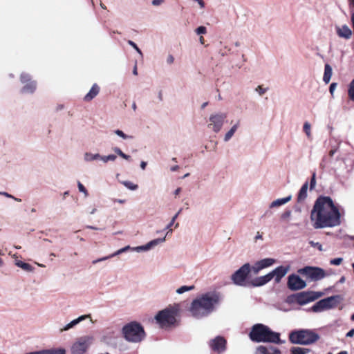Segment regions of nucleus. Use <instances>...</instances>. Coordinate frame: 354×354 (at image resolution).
<instances>
[{"instance_id": "f257e3e1", "label": "nucleus", "mask_w": 354, "mask_h": 354, "mask_svg": "<svg viewBox=\"0 0 354 354\" xmlns=\"http://www.w3.org/2000/svg\"><path fill=\"white\" fill-rule=\"evenodd\" d=\"M310 221L315 229L337 227L341 224V212L330 197L320 196L311 210Z\"/></svg>"}, {"instance_id": "f03ea898", "label": "nucleus", "mask_w": 354, "mask_h": 354, "mask_svg": "<svg viewBox=\"0 0 354 354\" xmlns=\"http://www.w3.org/2000/svg\"><path fill=\"white\" fill-rule=\"evenodd\" d=\"M223 301V296L217 291H209L201 294L191 303L189 312L196 318L207 317L216 311Z\"/></svg>"}, {"instance_id": "7ed1b4c3", "label": "nucleus", "mask_w": 354, "mask_h": 354, "mask_svg": "<svg viewBox=\"0 0 354 354\" xmlns=\"http://www.w3.org/2000/svg\"><path fill=\"white\" fill-rule=\"evenodd\" d=\"M250 337L252 341L257 342H280L279 333L272 331L268 327L261 324H256L252 327Z\"/></svg>"}, {"instance_id": "20e7f679", "label": "nucleus", "mask_w": 354, "mask_h": 354, "mask_svg": "<svg viewBox=\"0 0 354 354\" xmlns=\"http://www.w3.org/2000/svg\"><path fill=\"white\" fill-rule=\"evenodd\" d=\"M318 333L310 329H301L292 331L289 335L290 341L296 344L310 345L319 339Z\"/></svg>"}, {"instance_id": "39448f33", "label": "nucleus", "mask_w": 354, "mask_h": 354, "mask_svg": "<svg viewBox=\"0 0 354 354\" xmlns=\"http://www.w3.org/2000/svg\"><path fill=\"white\" fill-rule=\"evenodd\" d=\"M122 331L124 339L129 342L138 343L145 337L143 327L136 322L127 324L123 326Z\"/></svg>"}, {"instance_id": "423d86ee", "label": "nucleus", "mask_w": 354, "mask_h": 354, "mask_svg": "<svg viewBox=\"0 0 354 354\" xmlns=\"http://www.w3.org/2000/svg\"><path fill=\"white\" fill-rule=\"evenodd\" d=\"M177 312V308L170 306L159 311L155 319L160 327L168 328L175 324Z\"/></svg>"}, {"instance_id": "0eeeda50", "label": "nucleus", "mask_w": 354, "mask_h": 354, "mask_svg": "<svg viewBox=\"0 0 354 354\" xmlns=\"http://www.w3.org/2000/svg\"><path fill=\"white\" fill-rule=\"evenodd\" d=\"M165 241V237L163 238H158L156 239H153L149 241L145 245L136 246V247H131L130 245H127L124 248H122L115 252L114 253L110 254V257H113L118 256L123 252H127L129 250L136 252H148L153 248H155L159 244H161Z\"/></svg>"}, {"instance_id": "6e6552de", "label": "nucleus", "mask_w": 354, "mask_h": 354, "mask_svg": "<svg viewBox=\"0 0 354 354\" xmlns=\"http://www.w3.org/2000/svg\"><path fill=\"white\" fill-rule=\"evenodd\" d=\"M227 118V113L214 112L210 114L207 120V127L214 133H218L223 128Z\"/></svg>"}, {"instance_id": "1a4fd4ad", "label": "nucleus", "mask_w": 354, "mask_h": 354, "mask_svg": "<svg viewBox=\"0 0 354 354\" xmlns=\"http://www.w3.org/2000/svg\"><path fill=\"white\" fill-rule=\"evenodd\" d=\"M93 338L91 336H84L78 339L71 346L73 354H83L92 344Z\"/></svg>"}, {"instance_id": "9d476101", "label": "nucleus", "mask_w": 354, "mask_h": 354, "mask_svg": "<svg viewBox=\"0 0 354 354\" xmlns=\"http://www.w3.org/2000/svg\"><path fill=\"white\" fill-rule=\"evenodd\" d=\"M251 270L249 263H245L238 270H236L232 276V280L234 284L245 286V279Z\"/></svg>"}, {"instance_id": "9b49d317", "label": "nucleus", "mask_w": 354, "mask_h": 354, "mask_svg": "<svg viewBox=\"0 0 354 354\" xmlns=\"http://www.w3.org/2000/svg\"><path fill=\"white\" fill-rule=\"evenodd\" d=\"M299 272L306 275L308 278L313 281H317L323 279L325 277L324 270L319 268L306 267L300 269Z\"/></svg>"}, {"instance_id": "f8f14e48", "label": "nucleus", "mask_w": 354, "mask_h": 354, "mask_svg": "<svg viewBox=\"0 0 354 354\" xmlns=\"http://www.w3.org/2000/svg\"><path fill=\"white\" fill-rule=\"evenodd\" d=\"M20 80L21 84H24L21 91L24 93H32L36 88L37 84L35 81L32 80L29 74L23 73L21 74Z\"/></svg>"}, {"instance_id": "ddd939ff", "label": "nucleus", "mask_w": 354, "mask_h": 354, "mask_svg": "<svg viewBox=\"0 0 354 354\" xmlns=\"http://www.w3.org/2000/svg\"><path fill=\"white\" fill-rule=\"evenodd\" d=\"M336 301L334 297H330L323 299L317 302L313 307V312H322L323 310L332 308L335 306Z\"/></svg>"}, {"instance_id": "4468645a", "label": "nucleus", "mask_w": 354, "mask_h": 354, "mask_svg": "<svg viewBox=\"0 0 354 354\" xmlns=\"http://www.w3.org/2000/svg\"><path fill=\"white\" fill-rule=\"evenodd\" d=\"M288 286L292 290H298L304 288L306 283L298 275L291 274L288 277Z\"/></svg>"}, {"instance_id": "2eb2a0df", "label": "nucleus", "mask_w": 354, "mask_h": 354, "mask_svg": "<svg viewBox=\"0 0 354 354\" xmlns=\"http://www.w3.org/2000/svg\"><path fill=\"white\" fill-rule=\"evenodd\" d=\"M275 263V259L272 258H266L257 261L254 265L251 268V270L257 274L259 272L266 268L272 266Z\"/></svg>"}, {"instance_id": "dca6fc26", "label": "nucleus", "mask_w": 354, "mask_h": 354, "mask_svg": "<svg viewBox=\"0 0 354 354\" xmlns=\"http://www.w3.org/2000/svg\"><path fill=\"white\" fill-rule=\"evenodd\" d=\"M86 319H90V321L92 323L93 322L92 319H91V315L90 314L81 315V316L78 317L77 318L72 320L71 322H70L67 324L64 325L62 328H61L59 329V331L61 333H62L64 331L69 330L70 329L73 328L75 326H76L81 322H82V321H84V320H85Z\"/></svg>"}, {"instance_id": "f3484780", "label": "nucleus", "mask_w": 354, "mask_h": 354, "mask_svg": "<svg viewBox=\"0 0 354 354\" xmlns=\"http://www.w3.org/2000/svg\"><path fill=\"white\" fill-rule=\"evenodd\" d=\"M290 270V266H279L271 272L272 279H274L276 283L280 282L281 279L286 276Z\"/></svg>"}, {"instance_id": "a211bd4d", "label": "nucleus", "mask_w": 354, "mask_h": 354, "mask_svg": "<svg viewBox=\"0 0 354 354\" xmlns=\"http://www.w3.org/2000/svg\"><path fill=\"white\" fill-rule=\"evenodd\" d=\"M225 344L226 342L223 337H217L212 340L210 346L213 351L221 353L225 350Z\"/></svg>"}, {"instance_id": "6ab92c4d", "label": "nucleus", "mask_w": 354, "mask_h": 354, "mask_svg": "<svg viewBox=\"0 0 354 354\" xmlns=\"http://www.w3.org/2000/svg\"><path fill=\"white\" fill-rule=\"evenodd\" d=\"M232 127L230 129L225 133L223 140L227 142L230 141L232 138L234 136L235 133L238 131L241 126V120H237L236 121H231Z\"/></svg>"}, {"instance_id": "aec40b11", "label": "nucleus", "mask_w": 354, "mask_h": 354, "mask_svg": "<svg viewBox=\"0 0 354 354\" xmlns=\"http://www.w3.org/2000/svg\"><path fill=\"white\" fill-rule=\"evenodd\" d=\"M337 34L339 37L349 39L352 35V30L346 25L336 28Z\"/></svg>"}, {"instance_id": "412c9836", "label": "nucleus", "mask_w": 354, "mask_h": 354, "mask_svg": "<svg viewBox=\"0 0 354 354\" xmlns=\"http://www.w3.org/2000/svg\"><path fill=\"white\" fill-rule=\"evenodd\" d=\"M256 354H281V352L273 346H260L257 348Z\"/></svg>"}, {"instance_id": "4be33fe9", "label": "nucleus", "mask_w": 354, "mask_h": 354, "mask_svg": "<svg viewBox=\"0 0 354 354\" xmlns=\"http://www.w3.org/2000/svg\"><path fill=\"white\" fill-rule=\"evenodd\" d=\"M292 198V196L290 195L285 198H278L277 200L273 201L270 204V208H275L280 206H282L289 202Z\"/></svg>"}, {"instance_id": "5701e85b", "label": "nucleus", "mask_w": 354, "mask_h": 354, "mask_svg": "<svg viewBox=\"0 0 354 354\" xmlns=\"http://www.w3.org/2000/svg\"><path fill=\"white\" fill-rule=\"evenodd\" d=\"M100 157L99 153H92L91 151H86L84 153L83 159L86 162H91L95 160H98Z\"/></svg>"}, {"instance_id": "b1692460", "label": "nucleus", "mask_w": 354, "mask_h": 354, "mask_svg": "<svg viewBox=\"0 0 354 354\" xmlns=\"http://www.w3.org/2000/svg\"><path fill=\"white\" fill-rule=\"evenodd\" d=\"M332 75H333L332 67L328 64H325L323 81L326 84H328L331 79Z\"/></svg>"}, {"instance_id": "393cba45", "label": "nucleus", "mask_w": 354, "mask_h": 354, "mask_svg": "<svg viewBox=\"0 0 354 354\" xmlns=\"http://www.w3.org/2000/svg\"><path fill=\"white\" fill-rule=\"evenodd\" d=\"M100 88L97 85L94 84L89 92L85 95L84 100L86 101H91L93 100L99 93Z\"/></svg>"}, {"instance_id": "a878e982", "label": "nucleus", "mask_w": 354, "mask_h": 354, "mask_svg": "<svg viewBox=\"0 0 354 354\" xmlns=\"http://www.w3.org/2000/svg\"><path fill=\"white\" fill-rule=\"evenodd\" d=\"M308 187V182H306L302 185L301 188L300 189V190L299 192L298 196H297V200L299 202L303 201L307 197Z\"/></svg>"}, {"instance_id": "bb28decb", "label": "nucleus", "mask_w": 354, "mask_h": 354, "mask_svg": "<svg viewBox=\"0 0 354 354\" xmlns=\"http://www.w3.org/2000/svg\"><path fill=\"white\" fill-rule=\"evenodd\" d=\"M113 133L118 136L119 138H122L124 140H132L134 139V136L132 135H129L125 133L123 131L120 129H115L113 131Z\"/></svg>"}, {"instance_id": "cd10ccee", "label": "nucleus", "mask_w": 354, "mask_h": 354, "mask_svg": "<svg viewBox=\"0 0 354 354\" xmlns=\"http://www.w3.org/2000/svg\"><path fill=\"white\" fill-rule=\"evenodd\" d=\"M15 265L26 272H31L34 270L33 267L30 264L23 262L20 260H17L15 261Z\"/></svg>"}, {"instance_id": "c85d7f7f", "label": "nucleus", "mask_w": 354, "mask_h": 354, "mask_svg": "<svg viewBox=\"0 0 354 354\" xmlns=\"http://www.w3.org/2000/svg\"><path fill=\"white\" fill-rule=\"evenodd\" d=\"M303 131L305 133L307 139L311 140L313 138V134L311 130V124L309 122L306 121L304 123Z\"/></svg>"}, {"instance_id": "c756f323", "label": "nucleus", "mask_w": 354, "mask_h": 354, "mask_svg": "<svg viewBox=\"0 0 354 354\" xmlns=\"http://www.w3.org/2000/svg\"><path fill=\"white\" fill-rule=\"evenodd\" d=\"M121 184H122L127 189L131 191H136L138 188V185L135 184L134 183L129 180H122L120 181Z\"/></svg>"}, {"instance_id": "7c9ffc66", "label": "nucleus", "mask_w": 354, "mask_h": 354, "mask_svg": "<svg viewBox=\"0 0 354 354\" xmlns=\"http://www.w3.org/2000/svg\"><path fill=\"white\" fill-rule=\"evenodd\" d=\"M181 212V209H180L171 219V221L169 222V223L166 226V230H168V232H167L166 235L169 234V233H171L172 232V229L171 228L173 225L175 223V221L176 220V218H178V215L180 214Z\"/></svg>"}, {"instance_id": "2f4dec72", "label": "nucleus", "mask_w": 354, "mask_h": 354, "mask_svg": "<svg viewBox=\"0 0 354 354\" xmlns=\"http://www.w3.org/2000/svg\"><path fill=\"white\" fill-rule=\"evenodd\" d=\"M310 352V349L301 348V347H293L291 348L292 354H307Z\"/></svg>"}, {"instance_id": "473e14b6", "label": "nucleus", "mask_w": 354, "mask_h": 354, "mask_svg": "<svg viewBox=\"0 0 354 354\" xmlns=\"http://www.w3.org/2000/svg\"><path fill=\"white\" fill-rule=\"evenodd\" d=\"M113 151L122 158L126 160H130L131 156L124 153L119 147H114Z\"/></svg>"}, {"instance_id": "72a5a7b5", "label": "nucleus", "mask_w": 354, "mask_h": 354, "mask_svg": "<svg viewBox=\"0 0 354 354\" xmlns=\"http://www.w3.org/2000/svg\"><path fill=\"white\" fill-rule=\"evenodd\" d=\"M194 288V286H183L176 290L177 294H183L185 292L192 290Z\"/></svg>"}, {"instance_id": "f704fd0d", "label": "nucleus", "mask_w": 354, "mask_h": 354, "mask_svg": "<svg viewBox=\"0 0 354 354\" xmlns=\"http://www.w3.org/2000/svg\"><path fill=\"white\" fill-rule=\"evenodd\" d=\"M348 95L351 100L354 102V79L349 84Z\"/></svg>"}, {"instance_id": "c9c22d12", "label": "nucleus", "mask_w": 354, "mask_h": 354, "mask_svg": "<svg viewBox=\"0 0 354 354\" xmlns=\"http://www.w3.org/2000/svg\"><path fill=\"white\" fill-rule=\"evenodd\" d=\"M253 286H261L265 285L262 276L255 278L252 281Z\"/></svg>"}, {"instance_id": "e433bc0d", "label": "nucleus", "mask_w": 354, "mask_h": 354, "mask_svg": "<svg viewBox=\"0 0 354 354\" xmlns=\"http://www.w3.org/2000/svg\"><path fill=\"white\" fill-rule=\"evenodd\" d=\"M77 187H78L79 192L82 193L85 197H87L88 196L87 189L85 188V187L83 185V184L80 181L77 182Z\"/></svg>"}, {"instance_id": "4c0bfd02", "label": "nucleus", "mask_w": 354, "mask_h": 354, "mask_svg": "<svg viewBox=\"0 0 354 354\" xmlns=\"http://www.w3.org/2000/svg\"><path fill=\"white\" fill-rule=\"evenodd\" d=\"M291 214L292 212L290 210H286L281 215V219L284 221H288Z\"/></svg>"}, {"instance_id": "58836bf2", "label": "nucleus", "mask_w": 354, "mask_h": 354, "mask_svg": "<svg viewBox=\"0 0 354 354\" xmlns=\"http://www.w3.org/2000/svg\"><path fill=\"white\" fill-rule=\"evenodd\" d=\"M268 91V88H264L262 86H258L256 88H255V91L260 95V96H262L263 95Z\"/></svg>"}, {"instance_id": "ea45409f", "label": "nucleus", "mask_w": 354, "mask_h": 354, "mask_svg": "<svg viewBox=\"0 0 354 354\" xmlns=\"http://www.w3.org/2000/svg\"><path fill=\"white\" fill-rule=\"evenodd\" d=\"M195 32L198 35H204L207 33V28L205 26H199L195 30Z\"/></svg>"}, {"instance_id": "a19ab883", "label": "nucleus", "mask_w": 354, "mask_h": 354, "mask_svg": "<svg viewBox=\"0 0 354 354\" xmlns=\"http://www.w3.org/2000/svg\"><path fill=\"white\" fill-rule=\"evenodd\" d=\"M128 44L132 46L138 53V54L140 55V57H142V53L141 52V50H140V48L138 47V46L136 45V43H134L133 41L131 40H129L128 41Z\"/></svg>"}, {"instance_id": "79ce46f5", "label": "nucleus", "mask_w": 354, "mask_h": 354, "mask_svg": "<svg viewBox=\"0 0 354 354\" xmlns=\"http://www.w3.org/2000/svg\"><path fill=\"white\" fill-rule=\"evenodd\" d=\"M0 195H2V196H4L7 198H12L13 200H15V201H17V202H21V199L20 198H16L14 196L7 193V192H0Z\"/></svg>"}, {"instance_id": "37998d69", "label": "nucleus", "mask_w": 354, "mask_h": 354, "mask_svg": "<svg viewBox=\"0 0 354 354\" xmlns=\"http://www.w3.org/2000/svg\"><path fill=\"white\" fill-rule=\"evenodd\" d=\"M309 244L314 248H317L319 251H322V245L319 242H315L313 241H310Z\"/></svg>"}, {"instance_id": "c03bdc74", "label": "nucleus", "mask_w": 354, "mask_h": 354, "mask_svg": "<svg viewBox=\"0 0 354 354\" xmlns=\"http://www.w3.org/2000/svg\"><path fill=\"white\" fill-rule=\"evenodd\" d=\"M262 277H263V282L265 284H266L267 283H268L270 281H271L272 279V275L271 272H269L268 274H267L264 276H262Z\"/></svg>"}, {"instance_id": "a18cd8bd", "label": "nucleus", "mask_w": 354, "mask_h": 354, "mask_svg": "<svg viewBox=\"0 0 354 354\" xmlns=\"http://www.w3.org/2000/svg\"><path fill=\"white\" fill-rule=\"evenodd\" d=\"M342 261H343L342 258H336V259H333L330 260V263L332 265L338 266L342 263Z\"/></svg>"}, {"instance_id": "49530a36", "label": "nucleus", "mask_w": 354, "mask_h": 354, "mask_svg": "<svg viewBox=\"0 0 354 354\" xmlns=\"http://www.w3.org/2000/svg\"><path fill=\"white\" fill-rule=\"evenodd\" d=\"M98 160H101L104 163H107L108 162H109L108 155L104 156V155L100 154Z\"/></svg>"}, {"instance_id": "de8ad7c7", "label": "nucleus", "mask_w": 354, "mask_h": 354, "mask_svg": "<svg viewBox=\"0 0 354 354\" xmlns=\"http://www.w3.org/2000/svg\"><path fill=\"white\" fill-rule=\"evenodd\" d=\"M109 258H111V257H110V255L109 256H106V257H104L95 259V260H93L92 263H93V264H96L98 262H101V261L107 260Z\"/></svg>"}, {"instance_id": "09e8293b", "label": "nucleus", "mask_w": 354, "mask_h": 354, "mask_svg": "<svg viewBox=\"0 0 354 354\" xmlns=\"http://www.w3.org/2000/svg\"><path fill=\"white\" fill-rule=\"evenodd\" d=\"M316 180H315V174H313L311 180H310V188L313 189L315 186Z\"/></svg>"}, {"instance_id": "8fccbe9b", "label": "nucleus", "mask_w": 354, "mask_h": 354, "mask_svg": "<svg viewBox=\"0 0 354 354\" xmlns=\"http://www.w3.org/2000/svg\"><path fill=\"white\" fill-rule=\"evenodd\" d=\"M174 61V57L171 55H169L167 58V63L168 64H173Z\"/></svg>"}, {"instance_id": "3c124183", "label": "nucleus", "mask_w": 354, "mask_h": 354, "mask_svg": "<svg viewBox=\"0 0 354 354\" xmlns=\"http://www.w3.org/2000/svg\"><path fill=\"white\" fill-rule=\"evenodd\" d=\"M337 149H338V147H334L329 151L328 154H329L330 157H333L334 156V154L337 152Z\"/></svg>"}, {"instance_id": "603ef678", "label": "nucleus", "mask_w": 354, "mask_h": 354, "mask_svg": "<svg viewBox=\"0 0 354 354\" xmlns=\"http://www.w3.org/2000/svg\"><path fill=\"white\" fill-rule=\"evenodd\" d=\"M151 3L153 6H158L163 3V0H153Z\"/></svg>"}, {"instance_id": "864d4df0", "label": "nucleus", "mask_w": 354, "mask_h": 354, "mask_svg": "<svg viewBox=\"0 0 354 354\" xmlns=\"http://www.w3.org/2000/svg\"><path fill=\"white\" fill-rule=\"evenodd\" d=\"M108 157H109V160L111 162H114L117 158V156L115 154H109Z\"/></svg>"}, {"instance_id": "5fc2aeb1", "label": "nucleus", "mask_w": 354, "mask_h": 354, "mask_svg": "<svg viewBox=\"0 0 354 354\" xmlns=\"http://www.w3.org/2000/svg\"><path fill=\"white\" fill-rule=\"evenodd\" d=\"M193 1L197 2V3H198L201 8L203 9L205 8V3L203 1H202V0H193Z\"/></svg>"}, {"instance_id": "6e6d98bb", "label": "nucleus", "mask_w": 354, "mask_h": 354, "mask_svg": "<svg viewBox=\"0 0 354 354\" xmlns=\"http://www.w3.org/2000/svg\"><path fill=\"white\" fill-rule=\"evenodd\" d=\"M335 87H336V83H332L330 85V88H329V91H330V93L331 94L333 93L335 89Z\"/></svg>"}, {"instance_id": "4d7b16f0", "label": "nucleus", "mask_w": 354, "mask_h": 354, "mask_svg": "<svg viewBox=\"0 0 354 354\" xmlns=\"http://www.w3.org/2000/svg\"><path fill=\"white\" fill-rule=\"evenodd\" d=\"M315 298H309V297H307V298H305L304 299H302L301 298H299V303H304L306 301H312Z\"/></svg>"}, {"instance_id": "13d9d810", "label": "nucleus", "mask_w": 354, "mask_h": 354, "mask_svg": "<svg viewBox=\"0 0 354 354\" xmlns=\"http://www.w3.org/2000/svg\"><path fill=\"white\" fill-rule=\"evenodd\" d=\"M147 165V162L141 161V162H140V168L142 170H145L146 169Z\"/></svg>"}, {"instance_id": "bf43d9fd", "label": "nucleus", "mask_w": 354, "mask_h": 354, "mask_svg": "<svg viewBox=\"0 0 354 354\" xmlns=\"http://www.w3.org/2000/svg\"><path fill=\"white\" fill-rule=\"evenodd\" d=\"M354 335V328L351 329L350 331H348L346 334V337H351Z\"/></svg>"}, {"instance_id": "052dcab7", "label": "nucleus", "mask_w": 354, "mask_h": 354, "mask_svg": "<svg viewBox=\"0 0 354 354\" xmlns=\"http://www.w3.org/2000/svg\"><path fill=\"white\" fill-rule=\"evenodd\" d=\"M180 192H181V188H180V187H178V188H177V189L174 191V195H175V196H177V195H178V194L180 193Z\"/></svg>"}, {"instance_id": "680f3d73", "label": "nucleus", "mask_w": 354, "mask_h": 354, "mask_svg": "<svg viewBox=\"0 0 354 354\" xmlns=\"http://www.w3.org/2000/svg\"><path fill=\"white\" fill-rule=\"evenodd\" d=\"M114 201L120 204H123L126 201L124 199H115Z\"/></svg>"}, {"instance_id": "e2e57ef3", "label": "nucleus", "mask_w": 354, "mask_h": 354, "mask_svg": "<svg viewBox=\"0 0 354 354\" xmlns=\"http://www.w3.org/2000/svg\"><path fill=\"white\" fill-rule=\"evenodd\" d=\"M258 239H262V235L259 232H257V234L255 236V240Z\"/></svg>"}, {"instance_id": "0e129e2a", "label": "nucleus", "mask_w": 354, "mask_h": 354, "mask_svg": "<svg viewBox=\"0 0 354 354\" xmlns=\"http://www.w3.org/2000/svg\"><path fill=\"white\" fill-rule=\"evenodd\" d=\"M178 168H179V167H178V165H175V166H173V167H171V170L172 171H175L178 170Z\"/></svg>"}, {"instance_id": "69168bd1", "label": "nucleus", "mask_w": 354, "mask_h": 354, "mask_svg": "<svg viewBox=\"0 0 354 354\" xmlns=\"http://www.w3.org/2000/svg\"><path fill=\"white\" fill-rule=\"evenodd\" d=\"M97 212V209L95 207L92 208L90 212V214H94Z\"/></svg>"}, {"instance_id": "338daca9", "label": "nucleus", "mask_w": 354, "mask_h": 354, "mask_svg": "<svg viewBox=\"0 0 354 354\" xmlns=\"http://www.w3.org/2000/svg\"><path fill=\"white\" fill-rule=\"evenodd\" d=\"M133 75H137V74H138V71H137V66H136V65L134 66V68H133Z\"/></svg>"}, {"instance_id": "774afa93", "label": "nucleus", "mask_w": 354, "mask_h": 354, "mask_svg": "<svg viewBox=\"0 0 354 354\" xmlns=\"http://www.w3.org/2000/svg\"><path fill=\"white\" fill-rule=\"evenodd\" d=\"M204 41H205V40H204V38H203L202 36H201V37H199V41H200V43H201V44H204Z\"/></svg>"}]
</instances>
